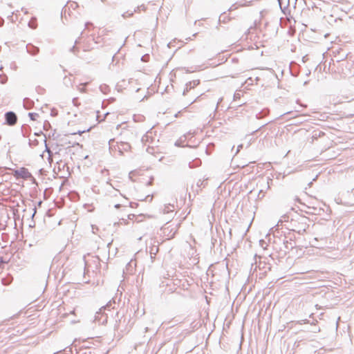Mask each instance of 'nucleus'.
I'll use <instances>...</instances> for the list:
<instances>
[{"mask_svg": "<svg viewBox=\"0 0 354 354\" xmlns=\"http://www.w3.org/2000/svg\"><path fill=\"white\" fill-rule=\"evenodd\" d=\"M151 180H150L149 181V183H147V185H151Z\"/></svg>", "mask_w": 354, "mask_h": 354, "instance_id": "obj_5", "label": "nucleus"}, {"mask_svg": "<svg viewBox=\"0 0 354 354\" xmlns=\"http://www.w3.org/2000/svg\"><path fill=\"white\" fill-rule=\"evenodd\" d=\"M15 176L17 178L28 179L31 177V174L28 171L27 169L22 167L15 171Z\"/></svg>", "mask_w": 354, "mask_h": 354, "instance_id": "obj_1", "label": "nucleus"}, {"mask_svg": "<svg viewBox=\"0 0 354 354\" xmlns=\"http://www.w3.org/2000/svg\"><path fill=\"white\" fill-rule=\"evenodd\" d=\"M251 5V1L245 2L244 3H235L231 7V10H236L240 7H245Z\"/></svg>", "mask_w": 354, "mask_h": 354, "instance_id": "obj_3", "label": "nucleus"}, {"mask_svg": "<svg viewBox=\"0 0 354 354\" xmlns=\"http://www.w3.org/2000/svg\"><path fill=\"white\" fill-rule=\"evenodd\" d=\"M29 116L32 120H36L37 117L38 116V114L30 113H29Z\"/></svg>", "mask_w": 354, "mask_h": 354, "instance_id": "obj_4", "label": "nucleus"}, {"mask_svg": "<svg viewBox=\"0 0 354 354\" xmlns=\"http://www.w3.org/2000/svg\"><path fill=\"white\" fill-rule=\"evenodd\" d=\"M6 120L9 125H14L17 122V116L13 112H8L6 114Z\"/></svg>", "mask_w": 354, "mask_h": 354, "instance_id": "obj_2", "label": "nucleus"}]
</instances>
